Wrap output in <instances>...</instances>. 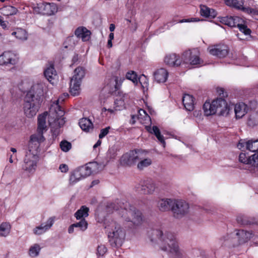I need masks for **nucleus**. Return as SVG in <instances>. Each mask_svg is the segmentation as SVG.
Here are the masks:
<instances>
[{
	"mask_svg": "<svg viewBox=\"0 0 258 258\" xmlns=\"http://www.w3.org/2000/svg\"><path fill=\"white\" fill-rule=\"evenodd\" d=\"M84 178V177L81 173V171L78 168L71 173L70 177V182L72 184H74Z\"/></svg>",
	"mask_w": 258,
	"mask_h": 258,
	"instance_id": "33",
	"label": "nucleus"
},
{
	"mask_svg": "<svg viewBox=\"0 0 258 258\" xmlns=\"http://www.w3.org/2000/svg\"><path fill=\"white\" fill-rule=\"evenodd\" d=\"M150 240L157 243L161 250L173 253L175 258H185L184 253L181 250L175 235L169 232L163 233L159 229H153L149 233Z\"/></svg>",
	"mask_w": 258,
	"mask_h": 258,
	"instance_id": "1",
	"label": "nucleus"
},
{
	"mask_svg": "<svg viewBox=\"0 0 258 258\" xmlns=\"http://www.w3.org/2000/svg\"><path fill=\"white\" fill-rule=\"evenodd\" d=\"M79 168L84 178L92 174L88 163L86 164L85 166L80 167Z\"/></svg>",
	"mask_w": 258,
	"mask_h": 258,
	"instance_id": "45",
	"label": "nucleus"
},
{
	"mask_svg": "<svg viewBox=\"0 0 258 258\" xmlns=\"http://www.w3.org/2000/svg\"><path fill=\"white\" fill-rule=\"evenodd\" d=\"M44 75L47 80L51 83L52 80L54 79L56 76V72L53 65H50L47 68L44 72Z\"/></svg>",
	"mask_w": 258,
	"mask_h": 258,
	"instance_id": "32",
	"label": "nucleus"
},
{
	"mask_svg": "<svg viewBox=\"0 0 258 258\" xmlns=\"http://www.w3.org/2000/svg\"><path fill=\"white\" fill-rule=\"evenodd\" d=\"M54 223V219L52 217L49 218L45 223H42L40 226H37L33 229V233L35 235H41L45 233L50 228Z\"/></svg>",
	"mask_w": 258,
	"mask_h": 258,
	"instance_id": "20",
	"label": "nucleus"
},
{
	"mask_svg": "<svg viewBox=\"0 0 258 258\" xmlns=\"http://www.w3.org/2000/svg\"><path fill=\"white\" fill-rule=\"evenodd\" d=\"M78 222L74 223V226L78 231H85L88 228V223L85 219H81Z\"/></svg>",
	"mask_w": 258,
	"mask_h": 258,
	"instance_id": "41",
	"label": "nucleus"
},
{
	"mask_svg": "<svg viewBox=\"0 0 258 258\" xmlns=\"http://www.w3.org/2000/svg\"><path fill=\"white\" fill-rule=\"evenodd\" d=\"M140 122L142 124H148L150 122H146L145 116H143L142 118H140L138 119Z\"/></svg>",
	"mask_w": 258,
	"mask_h": 258,
	"instance_id": "61",
	"label": "nucleus"
},
{
	"mask_svg": "<svg viewBox=\"0 0 258 258\" xmlns=\"http://www.w3.org/2000/svg\"><path fill=\"white\" fill-rule=\"evenodd\" d=\"M209 53L219 58L224 57L228 53V47L224 44L215 45L208 48Z\"/></svg>",
	"mask_w": 258,
	"mask_h": 258,
	"instance_id": "18",
	"label": "nucleus"
},
{
	"mask_svg": "<svg viewBox=\"0 0 258 258\" xmlns=\"http://www.w3.org/2000/svg\"><path fill=\"white\" fill-rule=\"evenodd\" d=\"M108 231V236L110 245L114 247L121 246L125 237V230L121 226L120 223L112 221L105 227Z\"/></svg>",
	"mask_w": 258,
	"mask_h": 258,
	"instance_id": "5",
	"label": "nucleus"
},
{
	"mask_svg": "<svg viewBox=\"0 0 258 258\" xmlns=\"http://www.w3.org/2000/svg\"><path fill=\"white\" fill-rule=\"evenodd\" d=\"M247 106L243 102L239 103L235 105L234 112L237 119L242 118L247 112Z\"/></svg>",
	"mask_w": 258,
	"mask_h": 258,
	"instance_id": "26",
	"label": "nucleus"
},
{
	"mask_svg": "<svg viewBox=\"0 0 258 258\" xmlns=\"http://www.w3.org/2000/svg\"><path fill=\"white\" fill-rule=\"evenodd\" d=\"M138 162H139L137 165V168L140 170H143L152 164V160L149 158H143L141 157V159H140Z\"/></svg>",
	"mask_w": 258,
	"mask_h": 258,
	"instance_id": "37",
	"label": "nucleus"
},
{
	"mask_svg": "<svg viewBox=\"0 0 258 258\" xmlns=\"http://www.w3.org/2000/svg\"><path fill=\"white\" fill-rule=\"evenodd\" d=\"M239 21H241V18L237 16H226L220 18V22L221 23L230 27H236Z\"/></svg>",
	"mask_w": 258,
	"mask_h": 258,
	"instance_id": "23",
	"label": "nucleus"
},
{
	"mask_svg": "<svg viewBox=\"0 0 258 258\" xmlns=\"http://www.w3.org/2000/svg\"><path fill=\"white\" fill-rule=\"evenodd\" d=\"M107 251V248L104 245H98L97 254L99 256H103Z\"/></svg>",
	"mask_w": 258,
	"mask_h": 258,
	"instance_id": "51",
	"label": "nucleus"
},
{
	"mask_svg": "<svg viewBox=\"0 0 258 258\" xmlns=\"http://www.w3.org/2000/svg\"><path fill=\"white\" fill-rule=\"evenodd\" d=\"M238 161L244 164L251 165V156L249 155L248 153H241L238 157Z\"/></svg>",
	"mask_w": 258,
	"mask_h": 258,
	"instance_id": "38",
	"label": "nucleus"
},
{
	"mask_svg": "<svg viewBox=\"0 0 258 258\" xmlns=\"http://www.w3.org/2000/svg\"><path fill=\"white\" fill-rule=\"evenodd\" d=\"M217 92L219 93V95L221 96V98H222V97H225L227 96V93L224 92V90L223 88L218 89Z\"/></svg>",
	"mask_w": 258,
	"mask_h": 258,
	"instance_id": "59",
	"label": "nucleus"
},
{
	"mask_svg": "<svg viewBox=\"0 0 258 258\" xmlns=\"http://www.w3.org/2000/svg\"><path fill=\"white\" fill-rule=\"evenodd\" d=\"M99 180H94L92 182L90 186L92 187L95 185H97L99 183Z\"/></svg>",
	"mask_w": 258,
	"mask_h": 258,
	"instance_id": "64",
	"label": "nucleus"
},
{
	"mask_svg": "<svg viewBox=\"0 0 258 258\" xmlns=\"http://www.w3.org/2000/svg\"><path fill=\"white\" fill-rule=\"evenodd\" d=\"M182 102L185 108L189 111L194 110V101L192 96L185 94L182 98Z\"/></svg>",
	"mask_w": 258,
	"mask_h": 258,
	"instance_id": "27",
	"label": "nucleus"
},
{
	"mask_svg": "<svg viewBox=\"0 0 258 258\" xmlns=\"http://www.w3.org/2000/svg\"><path fill=\"white\" fill-rule=\"evenodd\" d=\"M174 199H162L158 201L157 207L159 210L162 212H165L172 210Z\"/></svg>",
	"mask_w": 258,
	"mask_h": 258,
	"instance_id": "22",
	"label": "nucleus"
},
{
	"mask_svg": "<svg viewBox=\"0 0 258 258\" xmlns=\"http://www.w3.org/2000/svg\"><path fill=\"white\" fill-rule=\"evenodd\" d=\"M182 61V58L180 59L179 56L175 53L168 54L164 58V62L170 67H178Z\"/></svg>",
	"mask_w": 258,
	"mask_h": 258,
	"instance_id": "19",
	"label": "nucleus"
},
{
	"mask_svg": "<svg viewBox=\"0 0 258 258\" xmlns=\"http://www.w3.org/2000/svg\"><path fill=\"white\" fill-rule=\"evenodd\" d=\"M111 127L110 126H107L104 128H102L100 131V133L99 135V139H102L105 137L109 133V130Z\"/></svg>",
	"mask_w": 258,
	"mask_h": 258,
	"instance_id": "53",
	"label": "nucleus"
},
{
	"mask_svg": "<svg viewBox=\"0 0 258 258\" xmlns=\"http://www.w3.org/2000/svg\"><path fill=\"white\" fill-rule=\"evenodd\" d=\"M154 80L158 83H165L168 77V71L164 69L160 68L156 70L153 74Z\"/></svg>",
	"mask_w": 258,
	"mask_h": 258,
	"instance_id": "21",
	"label": "nucleus"
},
{
	"mask_svg": "<svg viewBox=\"0 0 258 258\" xmlns=\"http://www.w3.org/2000/svg\"><path fill=\"white\" fill-rule=\"evenodd\" d=\"M201 15L205 17L214 18L216 15V12L213 9H211L206 6H201Z\"/></svg>",
	"mask_w": 258,
	"mask_h": 258,
	"instance_id": "34",
	"label": "nucleus"
},
{
	"mask_svg": "<svg viewBox=\"0 0 258 258\" xmlns=\"http://www.w3.org/2000/svg\"><path fill=\"white\" fill-rule=\"evenodd\" d=\"M46 89V85L43 83H40L33 85L30 90L27 93L26 97L27 99H39L40 102L43 101L44 92Z\"/></svg>",
	"mask_w": 258,
	"mask_h": 258,
	"instance_id": "12",
	"label": "nucleus"
},
{
	"mask_svg": "<svg viewBox=\"0 0 258 258\" xmlns=\"http://www.w3.org/2000/svg\"><path fill=\"white\" fill-rule=\"evenodd\" d=\"M44 141L43 136L32 135L29 142L28 151L26 153H29L30 154L38 156V153L40 151V144Z\"/></svg>",
	"mask_w": 258,
	"mask_h": 258,
	"instance_id": "13",
	"label": "nucleus"
},
{
	"mask_svg": "<svg viewBox=\"0 0 258 258\" xmlns=\"http://www.w3.org/2000/svg\"><path fill=\"white\" fill-rule=\"evenodd\" d=\"M251 165H253L254 168L258 166V151L251 155Z\"/></svg>",
	"mask_w": 258,
	"mask_h": 258,
	"instance_id": "50",
	"label": "nucleus"
},
{
	"mask_svg": "<svg viewBox=\"0 0 258 258\" xmlns=\"http://www.w3.org/2000/svg\"><path fill=\"white\" fill-rule=\"evenodd\" d=\"M75 228V226H74V224H72L68 229V232L69 233H72L74 231V228Z\"/></svg>",
	"mask_w": 258,
	"mask_h": 258,
	"instance_id": "63",
	"label": "nucleus"
},
{
	"mask_svg": "<svg viewBox=\"0 0 258 258\" xmlns=\"http://www.w3.org/2000/svg\"><path fill=\"white\" fill-rule=\"evenodd\" d=\"M38 159L39 156L26 153L22 165L23 169L28 173L34 172L36 169Z\"/></svg>",
	"mask_w": 258,
	"mask_h": 258,
	"instance_id": "14",
	"label": "nucleus"
},
{
	"mask_svg": "<svg viewBox=\"0 0 258 258\" xmlns=\"http://www.w3.org/2000/svg\"><path fill=\"white\" fill-rule=\"evenodd\" d=\"M47 115V112H45L38 116V127L36 135H41L43 136V131L46 130V119Z\"/></svg>",
	"mask_w": 258,
	"mask_h": 258,
	"instance_id": "25",
	"label": "nucleus"
},
{
	"mask_svg": "<svg viewBox=\"0 0 258 258\" xmlns=\"http://www.w3.org/2000/svg\"><path fill=\"white\" fill-rule=\"evenodd\" d=\"M126 78L132 81L134 84H137L138 83V80L137 78V75L134 71L127 73L126 74Z\"/></svg>",
	"mask_w": 258,
	"mask_h": 258,
	"instance_id": "47",
	"label": "nucleus"
},
{
	"mask_svg": "<svg viewBox=\"0 0 258 258\" xmlns=\"http://www.w3.org/2000/svg\"><path fill=\"white\" fill-rule=\"evenodd\" d=\"M107 209H112L116 211L121 220L130 224L138 225L143 221L142 212L127 202L116 201L108 205Z\"/></svg>",
	"mask_w": 258,
	"mask_h": 258,
	"instance_id": "2",
	"label": "nucleus"
},
{
	"mask_svg": "<svg viewBox=\"0 0 258 258\" xmlns=\"http://www.w3.org/2000/svg\"><path fill=\"white\" fill-rule=\"evenodd\" d=\"M90 31L88 30L86 28L85 30L84 33L81 35L80 38H82L83 41H88L90 38Z\"/></svg>",
	"mask_w": 258,
	"mask_h": 258,
	"instance_id": "54",
	"label": "nucleus"
},
{
	"mask_svg": "<svg viewBox=\"0 0 258 258\" xmlns=\"http://www.w3.org/2000/svg\"><path fill=\"white\" fill-rule=\"evenodd\" d=\"M80 127L85 132H89L93 130V123L88 118L81 119L79 122Z\"/></svg>",
	"mask_w": 258,
	"mask_h": 258,
	"instance_id": "29",
	"label": "nucleus"
},
{
	"mask_svg": "<svg viewBox=\"0 0 258 258\" xmlns=\"http://www.w3.org/2000/svg\"><path fill=\"white\" fill-rule=\"evenodd\" d=\"M81 83L78 81H75L74 79H71L70 81V90L71 94L73 96H77L80 94Z\"/></svg>",
	"mask_w": 258,
	"mask_h": 258,
	"instance_id": "28",
	"label": "nucleus"
},
{
	"mask_svg": "<svg viewBox=\"0 0 258 258\" xmlns=\"http://www.w3.org/2000/svg\"><path fill=\"white\" fill-rule=\"evenodd\" d=\"M114 81L115 82V88L117 90L119 89L120 85H121L123 81L124 80L123 78L114 77L113 78Z\"/></svg>",
	"mask_w": 258,
	"mask_h": 258,
	"instance_id": "52",
	"label": "nucleus"
},
{
	"mask_svg": "<svg viewBox=\"0 0 258 258\" xmlns=\"http://www.w3.org/2000/svg\"><path fill=\"white\" fill-rule=\"evenodd\" d=\"M247 124L249 126H254L258 124V112L251 113L247 120Z\"/></svg>",
	"mask_w": 258,
	"mask_h": 258,
	"instance_id": "43",
	"label": "nucleus"
},
{
	"mask_svg": "<svg viewBox=\"0 0 258 258\" xmlns=\"http://www.w3.org/2000/svg\"><path fill=\"white\" fill-rule=\"evenodd\" d=\"M199 51L197 49H193L184 51L182 54L183 63H189L191 65L200 64L203 61L199 56Z\"/></svg>",
	"mask_w": 258,
	"mask_h": 258,
	"instance_id": "11",
	"label": "nucleus"
},
{
	"mask_svg": "<svg viewBox=\"0 0 258 258\" xmlns=\"http://www.w3.org/2000/svg\"><path fill=\"white\" fill-rule=\"evenodd\" d=\"M252 237V233L243 230H237L230 235L223 236L220 239L222 245L236 246L244 243Z\"/></svg>",
	"mask_w": 258,
	"mask_h": 258,
	"instance_id": "6",
	"label": "nucleus"
},
{
	"mask_svg": "<svg viewBox=\"0 0 258 258\" xmlns=\"http://www.w3.org/2000/svg\"><path fill=\"white\" fill-rule=\"evenodd\" d=\"M40 100L39 99H27L25 96L24 111L27 117L31 118L36 114L41 104Z\"/></svg>",
	"mask_w": 258,
	"mask_h": 258,
	"instance_id": "8",
	"label": "nucleus"
},
{
	"mask_svg": "<svg viewBox=\"0 0 258 258\" xmlns=\"http://www.w3.org/2000/svg\"><path fill=\"white\" fill-rule=\"evenodd\" d=\"M0 25L3 27V28L5 29L7 27V24L6 22L2 21L1 18Z\"/></svg>",
	"mask_w": 258,
	"mask_h": 258,
	"instance_id": "62",
	"label": "nucleus"
},
{
	"mask_svg": "<svg viewBox=\"0 0 258 258\" xmlns=\"http://www.w3.org/2000/svg\"><path fill=\"white\" fill-rule=\"evenodd\" d=\"M40 250V246L37 244H35L30 247L29 249V254L31 256H36L38 255Z\"/></svg>",
	"mask_w": 258,
	"mask_h": 258,
	"instance_id": "46",
	"label": "nucleus"
},
{
	"mask_svg": "<svg viewBox=\"0 0 258 258\" xmlns=\"http://www.w3.org/2000/svg\"><path fill=\"white\" fill-rule=\"evenodd\" d=\"M217 92L219 93V95L221 96V98H222V97H225L227 96V93L224 92V90L223 88L218 89Z\"/></svg>",
	"mask_w": 258,
	"mask_h": 258,
	"instance_id": "58",
	"label": "nucleus"
},
{
	"mask_svg": "<svg viewBox=\"0 0 258 258\" xmlns=\"http://www.w3.org/2000/svg\"><path fill=\"white\" fill-rule=\"evenodd\" d=\"M12 34L16 36L19 39L25 40L27 39V33L26 31L21 28H18L13 32Z\"/></svg>",
	"mask_w": 258,
	"mask_h": 258,
	"instance_id": "40",
	"label": "nucleus"
},
{
	"mask_svg": "<svg viewBox=\"0 0 258 258\" xmlns=\"http://www.w3.org/2000/svg\"><path fill=\"white\" fill-rule=\"evenodd\" d=\"M89 208L85 206H82L80 209L75 213L74 216L77 220L85 219L89 216Z\"/></svg>",
	"mask_w": 258,
	"mask_h": 258,
	"instance_id": "30",
	"label": "nucleus"
},
{
	"mask_svg": "<svg viewBox=\"0 0 258 258\" xmlns=\"http://www.w3.org/2000/svg\"><path fill=\"white\" fill-rule=\"evenodd\" d=\"M88 165L91 169L92 174H95L99 172L102 169V166L96 162H92L88 163Z\"/></svg>",
	"mask_w": 258,
	"mask_h": 258,
	"instance_id": "42",
	"label": "nucleus"
},
{
	"mask_svg": "<svg viewBox=\"0 0 258 258\" xmlns=\"http://www.w3.org/2000/svg\"><path fill=\"white\" fill-rule=\"evenodd\" d=\"M85 29H86L85 28L81 27V28H78L76 30V31L75 32V34L76 36L77 37V38H78L81 36V35L83 34V33H84Z\"/></svg>",
	"mask_w": 258,
	"mask_h": 258,
	"instance_id": "55",
	"label": "nucleus"
},
{
	"mask_svg": "<svg viewBox=\"0 0 258 258\" xmlns=\"http://www.w3.org/2000/svg\"><path fill=\"white\" fill-rule=\"evenodd\" d=\"M64 100L63 96L59 97L58 99L51 105L49 113L48 121L51 126V131L53 135L56 136L59 134V128L65 123L64 110L59 103Z\"/></svg>",
	"mask_w": 258,
	"mask_h": 258,
	"instance_id": "3",
	"label": "nucleus"
},
{
	"mask_svg": "<svg viewBox=\"0 0 258 258\" xmlns=\"http://www.w3.org/2000/svg\"><path fill=\"white\" fill-rule=\"evenodd\" d=\"M146 128L148 132L152 134H154L158 139V141L162 145L163 147L164 148L165 147L166 143L164 138L163 136L161 135L160 130L157 126L154 125L152 127L150 125L146 126Z\"/></svg>",
	"mask_w": 258,
	"mask_h": 258,
	"instance_id": "24",
	"label": "nucleus"
},
{
	"mask_svg": "<svg viewBox=\"0 0 258 258\" xmlns=\"http://www.w3.org/2000/svg\"><path fill=\"white\" fill-rule=\"evenodd\" d=\"M59 169L61 172L66 173L69 170V168L67 165L64 164H61L60 165Z\"/></svg>",
	"mask_w": 258,
	"mask_h": 258,
	"instance_id": "57",
	"label": "nucleus"
},
{
	"mask_svg": "<svg viewBox=\"0 0 258 258\" xmlns=\"http://www.w3.org/2000/svg\"><path fill=\"white\" fill-rule=\"evenodd\" d=\"M75 37L72 36L68 37L67 39L66 42L69 43L71 45H72V46H73V45L75 44Z\"/></svg>",
	"mask_w": 258,
	"mask_h": 258,
	"instance_id": "56",
	"label": "nucleus"
},
{
	"mask_svg": "<svg viewBox=\"0 0 258 258\" xmlns=\"http://www.w3.org/2000/svg\"><path fill=\"white\" fill-rule=\"evenodd\" d=\"M156 188V183L152 179L144 180L135 186L136 190L144 195L153 194Z\"/></svg>",
	"mask_w": 258,
	"mask_h": 258,
	"instance_id": "15",
	"label": "nucleus"
},
{
	"mask_svg": "<svg viewBox=\"0 0 258 258\" xmlns=\"http://www.w3.org/2000/svg\"><path fill=\"white\" fill-rule=\"evenodd\" d=\"M237 146L240 150L246 149L255 153L258 151V139H241Z\"/></svg>",
	"mask_w": 258,
	"mask_h": 258,
	"instance_id": "17",
	"label": "nucleus"
},
{
	"mask_svg": "<svg viewBox=\"0 0 258 258\" xmlns=\"http://www.w3.org/2000/svg\"><path fill=\"white\" fill-rule=\"evenodd\" d=\"M11 226L8 222H3L0 225V236L6 237L11 231Z\"/></svg>",
	"mask_w": 258,
	"mask_h": 258,
	"instance_id": "36",
	"label": "nucleus"
},
{
	"mask_svg": "<svg viewBox=\"0 0 258 258\" xmlns=\"http://www.w3.org/2000/svg\"><path fill=\"white\" fill-rule=\"evenodd\" d=\"M85 75V70L83 67H78L74 71V75L72 79H74L75 81L82 82L83 78Z\"/></svg>",
	"mask_w": 258,
	"mask_h": 258,
	"instance_id": "35",
	"label": "nucleus"
},
{
	"mask_svg": "<svg viewBox=\"0 0 258 258\" xmlns=\"http://www.w3.org/2000/svg\"><path fill=\"white\" fill-rule=\"evenodd\" d=\"M232 109V106L228 105L224 99L218 98L212 103L206 101L203 105V110L206 116L218 112L219 115L226 116Z\"/></svg>",
	"mask_w": 258,
	"mask_h": 258,
	"instance_id": "4",
	"label": "nucleus"
},
{
	"mask_svg": "<svg viewBox=\"0 0 258 258\" xmlns=\"http://www.w3.org/2000/svg\"><path fill=\"white\" fill-rule=\"evenodd\" d=\"M79 168L84 178L92 174L88 163L86 164L85 166L80 167Z\"/></svg>",
	"mask_w": 258,
	"mask_h": 258,
	"instance_id": "44",
	"label": "nucleus"
},
{
	"mask_svg": "<svg viewBox=\"0 0 258 258\" xmlns=\"http://www.w3.org/2000/svg\"><path fill=\"white\" fill-rule=\"evenodd\" d=\"M142 153L140 150H131L124 154L120 159V163L124 166H132L141 159Z\"/></svg>",
	"mask_w": 258,
	"mask_h": 258,
	"instance_id": "9",
	"label": "nucleus"
},
{
	"mask_svg": "<svg viewBox=\"0 0 258 258\" xmlns=\"http://www.w3.org/2000/svg\"><path fill=\"white\" fill-rule=\"evenodd\" d=\"M145 116L146 122H151V118L146 112L142 109H140L138 111V119L142 118V116Z\"/></svg>",
	"mask_w": 258,
	"mask_h": 258,
	"instance_id": "49",
	"label": "nucleus"
},
{
	"mask_svg": "<svg viewBox=\"0 0 258 258\" xmlns=\"http://www.w3.org/2000/svg\"><path fill=\"white\" fill-rule=\"evenodd\" d=\"M199 21V19H197V18H192V19H182L179 21V23H184V22H198Z\"/></svg>",
	"mask_w": 258,
	"mask_h": 258,
	"instance_id": "60",
	"label": "nucleus"
},
{
	"mask_svg": "<svg viewBox=\"0 0 258 258\" xmlns=\"http://www.w3.org/2000/svg\"><path fill=\"white\" fill-rule=\"evenodd\" d=\"M236 27L245 35H249L251 33L250 29L247 28V26L244 23V21L242 19H241V21H239V22L237 23Z\"/></svg>",
	"mask_w": 258,
	"mask_h": 258,
	"instance_id": "39",
	"label": "nucleus"
},
{
	"mask_svg": "<svg viewBox=\"0 0 258 258\" xmlns=\"http://www.w3.org/2000/svg\"><path fill=\"white\" fill-rule=\"evenodd\" d=\"M189 209V205L185 201L174 199L171 211L174 217L180 219L188 213Z\"/></svg>",
	"mask_w": 258,
	"mask_h": 258,
	"instance_id": "7",
	"label": "nucleus"
},
{
	"mask_svg": "<svg viewBox=\"0 0 258 258\" xmlns=\"http://www.w3.org/2000/svg\"><path fill=\"white\" fill-rule=\"evenodd\" d=\"M118 149L115 146L110 147L106 153V160L107 162L114 160L117 154Z\"/></svg>",
	"mask_w": 258,
	"mask_h": 258,
	"instance_id": "31",
	"label": "nucleus"
},
{
	"mask_svg": "<svg viewBox=\"0 0 258 258\" xmlns=\"http://www.w3.org/2000/svg\"><path fill=\"white\" fill-rule=\"evenodd\" d=\"M71 144L67 141H61L60 143V147L63 152L69 151L71 149Z\"/></svg>",
	"mask_w": 258,
	"mask_h": 258,
	"instance_id": "48",
	"label": "nucleus"
},
{
	"mask_svg": "<svg viewBox=\"0 0 258 258\" xmlns=\"http://www.w3.org/2000/svg\"><path fill=\"white\" fill-rule=\"evenodd\" d=\"M18 61V56L12 51H5L0 55V64L2 65H15Z\"/></svg>",
	"mask_w": 258,
	"mask_h": 258,
	"instance_id": "16",
	"label": "nucleus"
},
{
	"mask_svg": "<svg viewBox=\"0 0 258 258\" xmlns=\"http://www.w3.org/2000/svg\"><path fill=\"white\" fill-rule=\"evenodd\" d=\"M225 4L237 10L250 14L258 20V8H249L243 7L245 0H224Z\"/></svg>",
	"mask_w": 258,
	"mask_h": 258,
	"instance_id": "10",
	"label": "nucleus"
}]
</instances>
